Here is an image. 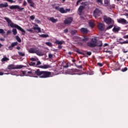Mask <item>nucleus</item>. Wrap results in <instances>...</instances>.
<instances>
[{
    "label": "nucleus",
    "mask_w": 128,
    "mask_h": 128,
    "mask_svg": "<svg viewBox=\"0 0 128 128\" xmlns=\"http://www.w3.org/2000/svg\"><path fill=\"white\" fill-rule=\"evenodd\" d=\"M26 76L31 78H47L52 76V72L48 71H40V69L36 70H31L27 72Z\"/></svg>",
    "instance_id": "f257e3e1"
},
{
    "label": "nucleus",
    "mask_w": 128,
    "mask_h": 128,
    "mask_svg": "<svg viewBox=\"0 0 128 128\" xmlns=\"http://www.w3.org/2000/svg\"><path fill=\"white\" fill-rule=\"evenodd\" d=\"M4 20L7 22L8 24V26H10V28H17V30H20L22 33V34H26V31L22 29L20 26L18 25L14 24L12 22V20L10 19L9 18H8L6 17L4 18Z\"/></svg>",
    "instance_id": "f03ea898"
},
{
    "label": "nucleus",
    "mask_w": 128,
    "mask_h": 128,
    "mask_svg": "<svg viewBox=\"0 0 128 128\" xmlns=\"http://www.w3.org/2000/svg\"><path fill=\"white\" fill-rule=\"evenodd\" d=\"M100 44L98 45V38L95 36L91 39V42H88L87 43V46H90V48H96V46L102 48V42L100 41Z\"/></svg>",
    "instance_id": "7ed1b4c3"
},
{
    "label": "nucleus",
    "mask_w": 128,
    "mask_h": 128,
    "mask_svg": "<svg viewBox=\"0 0 128 128\" xmlns=\"http://www.w3.org/2000/svg\"><path fill=\"white\" fill-rule=\"evenodd\" d=\"M28 52L30 54H36L39 56H44V52L38 50V47L30 48L28 50Z\"/></svg>",
    "instance_id": "20e7f679"
},
{
    "label": "nucleus",
    "mask_w": 128,
    "mask_h": 128,
    "mask_svg": "<svg viewBox=\"0 0 128 128\" xmlns=\"http://www.w3.org/2000/svg\"><path fill=\"white\" fill-rule=\"evenodd\" d=\"M24 68V66H22V65H19V66H16V65L14 64H10L8 66V70H18L20 68Z\"/></svg>",
    "instance_id": "39448f33"
},
{
    "label": "nucleus",
    "mask_w": 128,
    "mask_h": 128,
    "mask_svg": "<svg viewBox=\"0 0 128 128\" xmlns=\"http://www.w3.org/2000/svg\"><path fill=\"white\" fill-rule=\"evenodd\" d=\"M10 10H18V12H22V10H24V8H20L18 5H12L10 6Z\"/></svg>",
    "instance_id": "423d86ee"
},
{
    "label": "nucleus",
    "mask_w": 128,
    "mask_h": 128,
    "mask_svg": "<svg viewBox=\"0 0 128 128\" xmlns=\"http://www.w3.org/2000/svg\"><path fill=\"white\" fill-rule=\"evenodd\" d=\"M78 70L76 69H69L66 72V74H76Z\"/></svg>",
    "instance_id": "0eeeda50"
},
{
    "label": "nucleus",
    "mask_w": 128,
    "mask_h": 128,
    "mask_svg": "<svg viewBox=\"0 0 128 128\" xmlns=\"http://www.w3.org/2000/svg\"><path fill=\"white\" fill-rule=\"evenodd\" d=\"M117 22L118 24H128V22L124 18L117 19Z\"/></svg>",
    "instance_id": "6e6552de"
},
{
    "label": "nucleus",
    "mask_w": 128,
    "mask_h": 128,
    "mask_svg": "<svg viewBox=\"0 0 128 128\" xmlns=\"http://www.w3.org/2000/svg\"><path fill=\"white\" fill-rule=\"evenodd\" d=\"M73 20H74V18H72V17H68L65 19V20L64 21V24H72Z\"/></svg>",
    "instance_id": "1a4fd4ad"
},
{
    "label": "nucleus",
    "mask_w": 128,
    "mask_h": 128,
    "mask_svg": "<svg viewBox=\"0 0 128 128\" xmlns=\"http://www.w3.org/2000/svg\"><path fill=\"white\" fill-rule=\"evenodd\" d=\"M100 14H102V12L98 8H96L94 12V18H98V16H100Z\"/></svg>",
    "instance_id": "9d476101"
},
{
    "label": "nucleus",
    "mask_w": 128,
    "mask_h": 128,
    "mask_svg": "<svg viewBox=\"0 0 128 128\" xmlns=\"http://www.w3.org/2000/svg\"><path fill=\"white\" fill-rule=\"evenodd\" d=\"M104 22H106L108 24H110L112 22V19L108 17V18L107 16H104Z\"/></svg>",
    "instance_id": "9b49d317"
},
{
    "label": "nucleus",
    "mask_w": 128,
    "mask_h": 128,
    "mask_svg": "<svg viewBox=\"0 0 128 128\" xmlns=\"http://www.w3.org/2000/svg\"><path fill=\"white\" fill-rule=\"evenodd\" d=\"M18 42H12L11 44V46H9L8 47V48L10 50H12V48H14V46H18Z\"/></svg>",
    "instance_id": "f8f14e48"
},
{
    "label": "nucleus",
    "mask_w": 128,
    "mask_h": 128,
    "mask_svg": "<svg viewBox=\"0 0 128 128\" xmlns=\"http://www.w3.org/2000/svg\"><path fill=\"white\" fill-rule=\"evenodd\" d=\"M120 27L114 26V28H112V32H114V34H116L120 32Z\"/></svg>",
    "instance_id": "ddd939ff"
},
{
    "label": "nucleus",
    "mask_w": 128,
    "mask_h": 128,
    "mask_svg": "<svg viewBox=\"0 0 128 128\" xmlns=\"http://www.w3.org/2000/svg\"><path fill=\"white\" fill-rule=\"evenodd\" d=\"M80 32H82V34H86L88 32V30L86 28H82L80 29Z\"/></svg>",
    "instance_id": "4468645a"
},
{
    "label": "nucleus",
    "mask_w": 128,
    "mask_h": 128,
    "mask_svg": "<svg viewBox=\"0 0 128 128\" xmlns=\"http://www.w3.org/2000/svg\"><path fill=\"white\" fill-rule=\"evenodd\" d=\"M84 10V6H80L78 8V12H79V15L82 16V10Z\"/></svg>",
    "instance_id": "2eb2a0df"
},
{
    "label": "nucleus",
    "mask_w": 128,
    "mask_h": 128,
    "mask_svg": "<svg viewBox=\"0 0 128 128\" xmlns=\"http://www.w3.org/2000/svg\"><path fill=\"white\" fill-rule=\"evenodd\" d=\"M39 68H40L46 69V68H52V66L48 64H44L43 66H40Z\"/></svg>",
    "instance_id": "dca6fc26"
},
{
    "label": "nucleus",
    "mask_w": 128,
    "mask_h": 128,
    "mask_svg": "<svg viewBox=\"0 0 128 128\" xmlns=\"http://www.w3.org/2000/svg\"><path fill=\"white\" fill-rule=\"evenodd\" d=\"M98 28L99 30H104V24H102L100 23L98 25Z\"/></svg>",
    "instance_id": "f3484780"
},
{
    "label": "nucleus",
    "mask_w": 128,
    "mask_h": 128,
    "mask_svg": "<svg viewBox=\"0 0 128 128\" xmlns=\"http://www.w3.org/2000/svg\"><path fill=\"white\" fill-rule=\"evenodd\" d=\"M28 4H30V6L32 8H34V2H32V0H27Z\"/></svg>",
    "instance_id": "a211bd4d"
},
{
    "label": "nucleus",
    "mask_w": 128,
    "mask_h": 128,
    "mask_svg": "<svg viewBox=\"0 0 128 128\" xmlns=\"http://www.w3.org/2000/svg\"><path fill=\"white\" fill-rule=\"evenodd\" d=\"M88 40V38L87 36H84V38L80 39V42H86Z\"/></svg>",
    "instance_id": "6ab92c4d"
},
{
    "label": "nucleus",
    "mask_w": 128,
    "mask_h": 128,
    "mask_svg": "<svg viewBox=\"0 0 128 128\" xmlns=\"http://www.w3.org/2000/svg\"><path fill=\"white\" fill-rule=\"evenodd\" d=\"M35 26H36L33 28V30H38V32H41L42 30H40V28L38 27V25L35 24Z\"/></svg>",
    "instance_id": "aec40b11"
},
{
    "label": "nucleus",
    "mask_w": 128,
    "mask_h": 128,
    "mask_svg": "<svg viewBox=\"0 0 128 128\" xmlns=\"http://www.w3.org/2000/svg\"><path fill=\"white\" fill-rule=\"evenodd\" d=\"M8 3L5 2L4 4H0V8H8Z\"/></svg>",
    "instance_id": "412c9836"
},
{
    "label": "nucleus",
    "mask_w": 128,
    "mask_h": 128,
    "mask_svg": "<svg viewBox=\"0 0 128 128\" xmlns=\"http://www.w3.org/2000/svg\"><path fill=\"white\" fill-rule=\"evenodd\" d=\"M64 42V41H60V40H56L55 42V44H58V46L60 45V44H63Z\"/></svg>",
    "instance_id": "4be33fe9"
},
{
    "label": "nucleus",
    "mask_w": 128,
    "mask_h": 128,
    "mask_svg": "<svg viewBox=\"0 0 128 128\" xmlns=\"http://www.w3.org/2000/svg\"><path fill=\"white\" fill-rule=\"evenodd\" d=\"M88 24L90 28H94V22H92V20L89 21Z\"/></svg>",
    "instance_id": "5701e85b"
},
{
    "label": "nucleus",
    "mask_w": 128,
    "mask_h": 128,
    "mask_svg": "<svg viewBox=\"0 0 128 128\" xmlns=\"http://www.w3.org/2000/svg\"><path fill=\"white\" fill-rule=\"evenodd\" d=\"M50 20L52 22H58V19H55L54 17H51L50 18Z\"/></svg>",
    "instance_id": "b1692460"
},
{
    "label": "nucleus",
    "mask_w": 128,
    "mask_h": 128,
    "mask_svg": "<svg viewBox=\"0 0 128 128\" xmlns=\"http://www.w3.org/2000/svg\"><path fill=\"white\" fill-rule=\"evenodd\" d=\"M8 60H10V58L6 56H4L1 62H8Z\"/></svg>",
    "instance_id": "393cba45"
},
{
    "label": "nucleus",
    "mask_w": 128,
    "mask_h": 128,
    "mask_svg": "<svg viewBox=\"0 0 128 128\" xmlns=\"http://www.w3.org/2000/svg\"><path fill=\"white\" fill-rule=\"evenodd\" d=\"M104 4L106 6H108V5L110 4V0H104Z\"/></svg>",
    "instance_id": "a878e982"
},
{
    "label": "nucleus",
    "mask_w": 128,
    "mask_h": 128,
    "mask_svg": "<svg viewBox=\"0 0 128 128\" xmlns=\"http://www.w3.org/2000/svg\"><path fill=\"white\" fill-rule=\"evenodd\" d=\"M59 12H60L61 14H66V10L64 8H60Z\"/></svg>",
    "instance_id": "bb28decb"
},
{
    "label": "nucleus",
    "mask_w": 128,
    "mask_h": 128,
    "mask_svg": "<svg viewBox=\"0 0 128 128\" xmlns=\"http://www.w3.org/2000/svg\"><path fill=\"white\" fill-rule=\"evenodd\" d=\"M76 32H78V31L76 30H72L70 32V34H71L72 36H74V34H76Z\"/></svg>",
    "instance_id": "cd10ccee"
},
{
    "label": "nucleus",
    "mask_w": 128,
    "mask_h": 128,
    "mask_svg": "<svg viewBox=\"0 0 128 128\" xmlns=\"http://www.w3.org/2000/svg\"><path fill=\"white\" fill-rule=\"evenodd\" d=\"M12 32H13V34L14 36H16V34H18V31L16 30V28H13L12 30Z\"/></svg>",
    "instance_id": "c85d7f7f"
},
{
    "label": "nucleus",
    "mask_w": 128,
    "mask_h": 128,
    "mask_svg": "<svg viewBox=\"0 0 128 128\" xmlns=\"http://www.w3.org/2000/svg\"><path fill=\"white\" fill-rule=\"evenodd\" d=\"M76 52H78V54H82L83 56H84V54L82 52H80V50L78 48L76 49Z\"/></svg>",
    "instance_id": "c756f323"
},
{
    "label": "nucleus",
    "mask_w": 128,
    "mask_h": 128,
    "mask_svg": "<svg viewBox=\"0 0 128 128\" xmlns=\"http://www.w3.org/2000/svg\"><path fill=\"white\" fill-rule=\"evenodd\" d=\"M0 34H1L4 38H6V35H4V30L3 29H0Z\"/></svg>",
    "instance_id": "7c9ffc66"
},
{
    "label": "nucleus",
    "mask_w": 128,
    "mask_h": 128,
    "mask_svg": "<svg viewBox=\"0 0 128 128\" xmlns=\"http://www.w3.org/2000/svg\"><path fill=\"white\" fill-rule=\"evenodd\" d=\"M40 38H48V34H42L40 36Z\"/></svg>",
    "instance_id": "2f4dec72"
},
{
    "label": "nucleus",
    "mask_w": 128,
    "mask_h": 128,
    "mask_svg": "<svg viewBox=\"0 0 128 128\" xmlns=\"http://www.w3.org/2000/svg\"><path fill=\"white\" fill-rule=\"evenodd\" d=\"M16 40L17 42H22V40L20 39V36H16Z\"/></svg>",
    "instance_id": "473e14b6"
},
{
    "label": "nucleus",
    "mask_w": 128,
    "mask_h": 128,
    "mask_svg": "<svg viewBox=\"0 0 128 128\" xmlns=\"http://www.w3.org/2000/svg\"><path fill=\"white\" fill-rule=\"evenodd\" d=\"M45 44L46 46H50V48H52V42H46Z\"/></svg>",
    "instance_id": "72a5a7b5"
},
{
    "label": "nucleus",
    "mask_w": 128,
    "mask_h": 128,
    "mask_svg": "<svg viewBox=\"0 0 128 128\" xmlns=\"http://www.w3.org/2000/svg\"><path fill=\"white\" fill-rule=\"evenodd\" d=\"M81 4H82V6H84V8H85L86 6H88V2H83Z\"/></svg>",
    "instance_id": "f704fd0d"
},
{
    "label": "nucleus",
    "mask_w": 128,
    "mask_h": 128,
    "mask_svg": "<svg viewBox=\"0 0 128 128\" xmlns=\"http://www.w3.org/2000/svg\"><path fill=\"white\" fill-rule=\"evenodd\" d=\"M18 54L19 56H26L24 52H18Z\"/></svg>",
    "instance_id": "c9c22d12"
},
{
    "label": "nucleus",
    "mask_w": 128,
    "mask_h": 128,
    "mask_svg": "<svg viewBox=\"0 0 128 128\" xmlns=\"http://www.w3.org/2000/svg\"><path fill=\"white\" fill-rule=\"evenodd\" d=\"M120 44H128V40H126V41L122 42H120Z\"/></svg>",
    "instance_id": "e433bc0d"
},
{
    "label": "nucleus",
    "mask_w": 128,
    "mask_h": 128,
    "mask_svg": "<svg viewBox=\"0 0 128 128\" xmlns=\"http://www.w3.org/2000/svg\"><path fill=\"white\" fill-rule=\"evenodd\" d=\"M112 26H114V24L110 25L106 28V30H110V28H112Z\"/></svg>",
    "instance_id": "4c0bfd02"
},
{
    "label": "nucleus",
    "mask_w": 128,
    "mask_h": 128,
    "mask_svg": "<svg viewBox=\"0 0 128 128\" xmlns=\"http://www.w3.org/2000/svg\"><path fill=\"white\" fill-rule=\"evenodd\" d=\"M126 70H128V68L126 67H125L124 68L122 69V72H126Z\"/></svg>",
    "instance_id": "58836bf2"
},
{
    "label": "nucleus",
    "mask_w": 128,
    "mask_h": 128,
    "mask_svg": "<svg viewBox=\"0 0 128 128\" xmlns=\"http://www.w3.org/2000/svg\"><path fill=\"white\" fill-rule=\"evenodd\" d=\"M97 66H98L102 67L104 66V64L102 63L98 62L97 63Z\"/></svg>",
    "instance_id": "ea45409f"
},
{
    "label": "nucleus",
    "mask_w": 128,
    "mask_h": 128,
    "mask_svg": "<svg viewBox=\"0 0 128 128\" xmlns=\"http://www.w3.org/2000/svg\"><path fill=\"white\" fill-rule=\"evenodd\" d=\"M96 2L100 4H102V0H96Z\"/></svg>",
    "instance_id": "a19ab883"
},
{
    "label": "nucleus",
    "mask_w": 128,
    "mask_h": 128,
    "mask_svg": "<svg viewBox=\"0 0 128 128\" xmlns=\"http://www.w3.org/2000/svg\"><path fill=\"white\" fill-rule=\"evenodd\" d=\"M12 34V30H8L7 32H6V36H8L10 34Z\"/></svg>",
    "instance_id": "79ce46f5"
},
{
    "label": "nucleus",
    "mask_w": 128,
    "mask_h": 128,
    "mask_svg": "<svg viewBox=\"0 0 128 128\" xmlns=\"http://www.w3.org/2000/svg\"><path fill=\"white\" fill-rule=\"evenodd\" d=\"M30 66H36V63L34 62H30L29 64Z\"/></svg>",
    "instance_id": "37998d69"
},
{
    "label": "nucleus",
    "mask_w": 128,
    "mask_h": 128,
    "mask_svg": "<svg viewBox=\"0 0 128 128\" xmlns=\"http://www.w3.org/2000/svg\"><path fill=\"white\" fill-rule=\"evenodd\" d=\"M76 68H82V66L76 64Z\"/></svg>",
    "instance_id": "c03bdc74"
},
{
    "label": "nucleus",
    "mask_w": 128,
    "mask_h": 128,
    "mask_svg": "<svg viewBox=\"0 0 128 128\" xmlns=\"http://www.w3.org/2000/svg\"><path fill=\"white\" fill-rule=\"evenodd\" d=\"M34 16H30V18L32 20H34Z\"/></svg>",
    "instance_id": "a18cd8bd"
},
{
    "label": "nucleus",
    "mask_w": 128,
    "mask_h": 128,
    "mask_svg": "<svg viewBox=\"0 0 128 128\" xmlns=\"http://www.w3.org/2000/svg\"><path fill=\"white\" fill-rule=\"evenodd\" d=\"M86 54H88V56H92V52H87Z\"/></svg>",
    "instance_id": "49530a36"
},
{
    "label": "nucleus",
    "mask_w": 128,
    "mask_h": 128,
    "mask_svg": "<svg viewBox=\"0 0 128 128\" xmlns=\"http://www.w3.org/2000/svg\"><path fill=\"white\" fill-rule=\"evenodd\" d=\"M48 58H52V54H48Z\"/></svg>",
    "instance_id": "de8ad7c7"
},
{
    "label": "nucleus",
    "mask_w": 128,
    "mask_h": 128,
    "mask_svg": "<svg viewBox=\"0 0 128 128\" xmlns=\"http://www.w3.org/2000/svg\"><path fill=\"white\" fill-rule=\"evenodd\" d=\"M37 24H40V20H38V19H36L35 20Z\"/></svg>",
    "instance_id": "09e8293b"
},
{
    "label": "nucleus",
    "mask_w": 128,
    "mask_h": 128,
    "mask_svg": "<svg viewBox=\"0 0 128 128\" xmlns=\"http://www.w3.org/2000/svg\"><path fill=\"white\" fill-rule=\"evenodd\" d=\"M40 64H42V62H40V61H38L37 64H36V66H40Z\"/></svg>",
    "instance_id": "8fccbe9b"
},
{
    "label": "nucleus",
    "mask_w": 128,
    "mask_h": 128,
    "mask_svg": "<svg viewBox=\"0 0 128 128\" xmlns=\"http://www.w3.org/2000/svg\"><path fill=\"white\" fill-rule=\"evenodd\" d=\"M30 60H32V62H36V58H32L30 59Z\"/></svg>",
    "instance_id": "3c124183"
},
{
    "label": "nucleus",
    "mask_w": 128,
    "mask_h": 128,
    "mask_svg": "<svg viewBox=\"0 0 128 128\" xmlns=\"http://www.w3.org/2000/svg\"><path fill=\"white\" fill-rule=\"evenodd\" d=\"M26 4H27L26 2V0H24L23 3L24 6H26Z\"/></svg>",
    "instance_id": "603ef678"
},
{
    "label": "nucleus",
    "mask_w": 128,
    "mask_h": 128,
    "mask_svg": "<svg viewBox=\"0 0 128 128\" xmlns=\"http://www.w3.org/2000/svg\"><path fill=\"white\" fill-rule=\"evenodd\" d=\"M28 32H32L34 30H32V29H28L27 30Z\"/></svg>",
    "instance_id": "864d4df0"
},
{
    "label": "nucleus",
    "mask_w": 128,
    "mask_h": 128,
    "mask_svg": "<svg viewBox=\"0 0 128 128\" xmlns=\"http://www.w3.org/2000/svg\"><path fill=\"white\" fill-rule=\"evenodd\" d=\"M55 8H56V10H58V12L60 11V6H56L55 7Z\"/></svg>",
    "instance_id": "5fc2aeb1"
},
{
    "label": "nucleus",
    "mask_w": 128,
    "mask_h": 128,
    "mask_svg": "<svg viewBox=\"0 0 128 128\" xmlns=\"http://www.w3.org/2000/svg\"><path fill=\"white\" fill-rule=\"evenodd\" d=\"M64 32L65 34H68V29L64 30Z\"/></svg>",
    "instance_id": "6e6d98bb"
},
{
    "label": "nucleus",
    "mask_w": 128,
    "mask_h": 128,
    "mask_svg": "<svg viewBox=\"0 0 128 128\" xmlns=\"http://www.w3.org/2000/svg\"><path fill=\"white\" fill-rule=\"evenodd\" d=\"M7 2H11V4H12L14 2V0H6Z\"/></svg>",
    "instance_id": "4d7b16f0"
},
{
    "label": "nucleus",
    "mask_w": 128,
    "mask_h": 128,
    "mask_svg": "<svg viewBox=\"0 0 128 128\" xmlns=\"http://www.w3.org/2000/svg\"><path fill=\"white\" fill-rule=\"evenodd\" d=\"M62 48V46L61 45H58V48H59L60 50V48Z\"/></svg>",
    "instance_id": "13d9d810"
},
{
    "label": "nucleus",
    "mask_w": 128,
    "mask_h": 128,
    "mask_svg": "<svg viewBox=\"0 0 128 128\" xmlns=\"http://www.w3.org/2000/svg\"><path fill=\"white\" fill-rule=\"evenodd\" d=\"M124 38H128V35H126L123 36Z\"/></svg>",
    "instance_id": "bf43d9fd"
},
{
    "label": "nucleus",
    "mask_w": 128,
    "mask_h": 128,
    "mask_svg": "<svg viewBox=\"0 0 128 128\" xmlns=\"http://www.w3.org/2000/svg\"><path fill=\"white\" fill-rule=\"evenodd\" d=\"M108 46V44H106H106H104V45H103V46Z\"/></svg>",
    "instance_id": "052dcab7"
},
{
    "label": "nucleus",
    "mask_w": 128,
    "mask_h": 128,
    "mask_svg": "<svg viewBox=\"0 0 128 128\" xmlns=\"http://www.w3.org/2000/svg\"><path fill=\"white\" fill-rule=\"evenodd\" d=\"M0 40L1 42H4V38H0Z\"/></svg>",
    "instance_id": "680f3d73"
},
{
    "label": "nucleus",
    "mask_w": 128,
    "mask_h": 128,
    "mask_svg": "<svg viewBox=\"0 0 128 128\" xmlns=\"http://www.w3.org/2000/svg\"><path fill=\"white\" fill-rule=\"evenodd\" d=\"M16 48V50H20V48L18 46H17Z\"/></svg>",
    "instance_id": "e2e57ef3"
},
{
    "label": "nucleus",
    "mask_w": 128,
    "mask_h": 128,
    "mask_svg": "<svg viewBox=\"0 0 128 128\" xmlns=\"http://www.w3.org/2000/svg\"><path fill=\"white\" fill-rule=\"evenodd\" d=\"M80 2H78V1H77V2H76V6H78V3H79Z\"/></svg>",
    "instance_id": "0e129e2a"
},
{
    "label": "nucleus",
    "mask_w": 128,
    "mask_h": 128,
    "mask_svg": "<svg viewBox=\"0 0 128 128\" xmlns=\"http://www.w3.org/2000/svg\"><path fill=\"white\" fill-rule=\"evenodd\" d=\"M72 62H76V60L75 59H73V60H72Z\"/></svg>",
    "instance_id": "69168bd1"
},
{
    "label": "nucleus",
    "mask_w": 128,
    "mask_h": 128,
    "mask_svg": "<svg viewBox=\"0 0 128 128\" xmlns=\"http://www.w3.org/2000/svg\"><path fill=\"white\" fill-rule=\"evenodd\" d=\"M119 40L122 41V40H124V39H122V38H119Z\"/></svg>",
    "instance_id": "338daca9"
},
{
    "label": "nucleus",
    "mask_w": 128,
    "mask_h": 128,
    "mask_svg": "<svg viewBox=\"0 0 128 128\" xmlns=\"http://www.w3.org/2000/svg\"><path fill=\"white\" fill-rule=\"evenodd\" d=\"M4 74L2 73V72H0V76H3Z\"/></svg>",
    "instance_id": "774afa93"
}]
</instances>
